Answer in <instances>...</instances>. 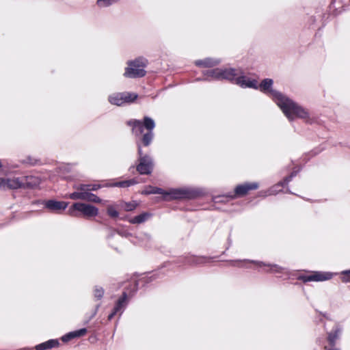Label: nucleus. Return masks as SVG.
I'll list each match as a JSON object with an SVG mask.
<instances>
[{"label": "nucleus", "instance_id": "obj_1", "mask_svg": "<svg viewBox=\"0 0 350 350\" xmlns=\"http://www.w3.org/2000/svg\"><path fill=\"white\" fill-rule=\"evenodd\" d=\"M276 95L278 96V106L288 120L298 118L306 122L310 120V113L306 109L294 103L284 95Z\"/></svg>", "mask_w": 350, "mask_h": 350}, {"label": "nucleus", "instance_id": "obj_2", "mask_svg": "<svg viewBox=\"0 0 350 350\" xmlns=\"http://www.w3.org/2000/svg\"><path fill=\"white\" fill-rule=\"evenodd\" d=\"M124 72V76L128 78H136L144 77L146 74L144 70L146 61L143 58H137L129 61Z\"/></svg>", "mask_w": 350, "mask_h": 350}, {"label": "nucleus", "instance_id": "obj_3", "mask_svg": "<svg viewBox=\"0 0 350 350\" xmlns=\"http://www.w3.org/2000/svg\"><path fill=\"white\" fill-rule=\"evenodd\" d=\"M145 127L149 132L145 135H144L142 137V142L144 146H148L150 144L152 139V130L154 128L155 124L154 121L148 118L145 117L144 120V123L139 120H134L133 125V130L136 134H141L143 132V127Z\"/></svg>", "mask_w": 350, "mask_h": 350}, {"label": "nucleus", "instance_id": "obj_4", "mask_svg": "<svg viewBox=\"0 0 350 350\" xmlns=\"http://www.w3.org/2000/svg\"><path fill=\"white\" fill-rule=\"evenodd\" d=\"M142 194H162L165 196V200H171V199H176L181 198L183 193L182 191L178 189H170L167 191H164L163 189L158 187H154L152 186L146 187L142 191Z\"/></svg>", "mask_w": 350, "mask_h": 350}, {"label": "nucleus", "instance_id": "obj_5", "mask_svg": "<svg viewBox=\"0 0 350 350\" xmlns=\"http://www.w3.org/2000/svg\"><path fill=\"white\" fill-rule=\"evenodd\" d=\"M137 97V95L134 93H114L109 96V101L113 105L120 106L124 103L133 102Z\"/></svg>", "mask_w": 350, "mask_h": 350}, {"label": "nucleus", "instance_id": "obj_6", "mask_svg": "<svg viewBox=\"0 0 350 350\" xmlns=\"http://www.w3.org/2000/svg\"><path fill=\"white\" fill-rule=\"evenodd\" d=\"M138 154L139 155V163L137 166V170L141 174H149L152 169L151 159L147 155H143L141 147L138 146Z\"/></svg>", "mask_w": 350, "mask_h": 350}, {"label": "nucleus", "instance_id": "obj_7", "mask_svg": "<svg viewBox=\"0 0 350 350\" xmlns=\"http://www.w3.org/2000/svg\"><path fill=\"white\" fill-rule=\"evenodd\" d=\"M273 80L270 79H264L259 85L260 90L265 93L270 94L278 105V96L276 94L282 95L280 92L272 90Z\"/></svg>", "mask_w": 350, "mask_h": 350}, {"label": "nucleus", "instance_id": "obj_8", "mask_svg": "<svg viewBox=\"0 0 350 350\" xmlns=\"http://www.w3.org/2000/svg\"><path fill=\"white\" fill-rule=\"evenodd\" d=\"M73 208L81 212L85 217H93L98 214V209L95 206L89 204L75 203Z\"/></svg>", "mask_w": 350, "mask_h": 350}, {"label": "nucleus", "instance_id": "obj_9", "mask_svg": "<svg viewBox=\"0 0 350 350\" xmlns=\"http://www.w3.org/2000/svg\"><path fill=\"white\" fill-rule=\"evenodd\" d=\"M333 275V273L329 272H314L309 275L304 276L302 278L304 282H323L330 280Z\"/></svg>", "mask_w": 350, "mask_h": 350}, {"label": "nucleus", "instance_id": "obj_10", "mask_svg": "<svg viewBox=\"0 0 350 350\" xmlns=\"http://www.w3.org/2000/svg\"><path fill=\"white\" fill-rule=\"evenodd\" d=\"M213 76L217 79H226L235 81L236 73L233 69H215L212 71Z\"/></svg>", "mask_w": 350, "mask_h": 350}, {"label": "nucleus", "instance_id": "obj_11", "mask_svg": "<svg viewBox=\"0 0 350 350\" xmlns=\"http://www.w3.org/2000/svg\"><path fill=\"white\" fill-rule=\"evenodd\" d=\"M235 83L242 88H252L257 89L258 87L256 80L251 79L245 76L237 77L235 79Z\"/></svg>", "mask_w": 350, "mask_h": 350}, {"label": "nucleus", "instance_id": "obj_12", "mask_svg": "<svg viewBox=\"0 0 350 350\" xmlns=\"http://www.w3.org/2000/svg\"><path fill=\"white\" fill-rule=\"evenodd\" d=\"M258 185L256 183H245L243 185H238L235 189V196H243L246 195L249 191L256 189Z\"/></svg>", "mask_w": 350, "mask_h": 350}, {"label": "nucleus", "instance_id": "obj_13", "mask_svg": "<svg viewBox=\"0 0 350 350\" xmlns=\"http://www.w3.org/2000/svg\"><path fill=\"white\" fill-rule=\"evenodd\" d=\"M68 206V203L63 201H56L53 200H48L45 202V206L51 211H59L64 210Z\"/></svg>", "mask_w": 350, "mask_h": 350}, {"label": "nucleus", "instance_id": "obj_14", "mask_svg": "<svg viewBox=\"0 0 350 350\" xmlns=\"http://www.w3.org/2000/svg\"><path fill=\"white\" fill-rule=\"evenodd\" d=\"M5 189H18L22 185V182L20 178H5Z\"/></svg>", "mask_w": 350, "mask_h": 350}, {"label": "nucleus", "instance_id": "obj_15", "mask_svg": "<svg viewBox=\"0 0 350 350\" xmlns=\"http://www.w3.org/2000/svg\"><path fill=\"white\" fill-rule=\"evenodd\" d=\"M40 183V180L36 176H26L25 179H23V187L25 185L27 188H34L39 185Z\"/></svg>", "mask_w": 350, "mask_h": 350}, {"label": "nucleus", "instance_id": "obj_16", "mask_svg": "<svg viewBox=\"0 0 350 350\" xmlns=\"http://www.w3.org/2000/svg\"><path fill=\"white\" fill-rule=\"evenodd\" d=\"M58 345L56 340H51L36 346L37 350H45L51 349Z\"/></svg>", "mask_w": 350, "mask_h": 350}, {"label": "nucleus", "instance_id": "obj_17", "mask_svg": "<svg viewBox=\"0 0 350 350\" xmlns=\"http://www.w3.org/2000/svg\"><path fill=\"white\" fill-rule=\"evenodd\" d=\"M88 192L77 191L69 195V198L72 200H86Z\"/></svg>", "mask_w": 350, "mask_h": 350}, {"label": "nucleus", "instance_id": "obj_18", "mask_svg": "<svg viewBox=\"0 0 350 350\" xmlns=\"http://www.w3.org/2000/svg\"><path fill=\"white\" fill-rule=\"evenodd\" d=\"M126 299V295L124 294L122 297H121L116 305V306L114 308L113 312L109 316V319H111L113 315H115L118 312H119L122 307L123 303L125 301Z\"/></svg>", "mask_w": 350, "mask_h": 350}, {"label": "nucleus", "instance_id": "obj_19", "mask_svg": "<svg viewBox=\"0 0 350 350\" xmlns=\"http://www.w3.org/2000/svg\"><path fill=\"white\" fill-rule=\"evenodd\" d=\"M136 183H137V182L135 180L132 179V180H124V181L117 182V183H114L112 186L120 187H127L132 185H135Z\"/></svg>", "mask_w": 350, "mask_h": 350}, {"label": "nucleus", "instance_id": "obj_20", "mask_svg": "<svg viewBox=\"0 0 350 350\" xmlns=\"http://www.w3.org/2000/svg\"><path fill=\"white\" fill-rule=\"evenodd\" d=\"M86 332H87V329L85 328H83V329H81L79 330L75 331V332L69 333L67 335V337L68 338H76V337H80V336H84L86 334Z\"/></svg>", "mask_w": 350, "mask_h": 350}, {"label": "nucleus", "instance_id": "obj_21", "mask_svg": "<svg viewBox=\"0 0 350 350\" xmlns=\"http://www.w3.org/2000/svg\"><path fill=\"white\" fill-rule=\"evenodd\" d=\"M149 217V215L148 213H143L140 215L136 216L133 217L131 222L133 224H139L142 222H144L146 219Z\"/></svg>", "mask_w": 350, "mask_h": 350}, {"label": "nucleus", "instance_id": "obj_22", "mask_svg": "<svg viewBox=\"0 0 350 350\" xmlns=\"http://www.w3.org/2000/svg\"><path fill=\"white\" fill-rule=\"evenodd\" d=\"M340 334V330L338 329H335L334 330L332 331L328 336V340L331 345H333L336 340V339L338 338V335Z\"/></svg>", "mask_w": 350, "mask_h": 350}, {"label": "nucleus", "instance_id": "obj_23", "mask_svg": "<svg viewBox=\"0 0 350 350\" xmlns=\"http://www.w3.org/2000/svg\"><path fill=\"white\" fill-rule=\"evenodd\" d=\"M121 206L126 211H131L135 208L137 206V204L134 202H123L121 203Z\"/></svg>", "mask_w": 350, "mask_h": 350}, {"label": "nucleus", "instance_id": "obj_24", "mask_svg": "<svg viewBox=\"0 0 350 350\" xmlns=\"http://www.w3.org/2000/svg\"><path fill=\"white\" fill-rule=\"evenodd\" d=\"M117 0H97L96 4L98 7L105 8L111 5Z\"/></svg>", "mask_w": 350, "mask_h": 350}, {"label": "nucleus", "instance_id": "obj_25", "mask_svg": "<svg viewBox=\"0 0 350 350\" xmlns=\"http://www.w3.org/2000/svg\"><path fill=\"white\" fill-rule=\"evenodd\" d=\"M107 213L108 215L113 218L118 217L119 215L118 212L115 208L113 206H108L107 207Z\"/></svg>", "mask_w": 350, "mask_h": 350}, {"label": "nucleus", "instance_id": "obj_26", "mask_svg": "<svg viewBox=\"0 0 350 350\" xmlns=\"http://www.w3.org/2000/svg\"><path fill=\"white\" fill-rule=\"evenodd\" d=\"M86 200L89 201V202H96V203L101 202V200L99 198H98L96 196H95L92 193H88Z\"/></svg>", "mask_w": 350, "mask_h": 350}, {"label": "nucleus", "instance_id": "obj_27", "mask_svg": "<svg viewBox=\"0 0 350 350\" xmlns=\"http://www.w3.org/2000/svg\"><path fill=\"white\" fill-rule=\"evenodd\" d=\"M342 274L343 275L342 281L343 282H350V269L348 271H342Z\"/></svg>", "mask_w": 350, "mask_h": 350}, {"label": "nucleus", "instance_id": "obj_28", "mask_svg": "<svg viewBox=\"0 0 350 350\" xmlns=\"http://www.w3.org/2000/svg\"><path fill=\"white\" fill-rule=\"evenodd\" d=\"M89 187L88 185H81L75 188L81 192H88Z\"/></svg>", "mask_w": 350, "mask_h": 350}, {"label": "nucleus", "instance_id": "obj_29", "mask_svg": "<svg viewBox=\"0 0 350 350\" xmlns=\"http://www.w3.org/2000/svg\"><path fill=\"white\" fill-rule=\"evenodd\" d=\"M103 295V290L102 288L96 287L94 290V295L100 298Z\"/></svg>", "mask_w": 350, "mask_h": 350}, {"label": "nucleus", "instance_id": "obj_30", "mask_svg": "<svg viewBox=\"0 0 350 350\" xmlns=\"http://www.w3.org/2000/svg\"><path fill=\"white\" fill-rule=\"evenodd\" d=\"M218 62L217 61H210V60H205L203 64L206 66H213L214 65H216Z\"/></svg>", "mask_w": 350, "mask_h": 350}, {"label": "nucleus", "instance_id": "obj_31", "mask_svg": "<svg viewBox=\"0 0 350 350\" xmlns=\"http://www.w3.org/2000/svg\"><path fill=\"white\" fill-rule=\"evenodd\" d=\"M5 178H0V189H5Z\"/></svg>", "mask_w": 350, "mask_h": 350}, {"label": "nucleus", "instance_id": "obj_32", "mask_svg": "<svg viewBox=\"0 0 350 350\" xmlns=\"http://www.w3.org/2000/svg\"><path fill=\"white\" fill-rule=\"evenodd\" d=\"M89 189L88 191H95L98 189L99 186L94 185H89Z\"/></svg>", "mask_w": 350, "mask_h": 350}, {"label": "nucleus", "instance_id": "obj_33", "mask_svg": "<svg viewBox=\"0 0 350 350\" xmlns=\"http://www.w3.org/2000/svg\"><path fill=\"white\" fill-rule=\"evenodd\" d=\"M327 350H339V349H327Z\"/></svg>", "mask_w": 350, "mask_h": 350}]
</instances>
